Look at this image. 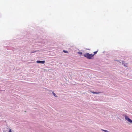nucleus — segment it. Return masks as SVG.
Wrapping results in <instances>:
<instances>
[{"mask_svg": "<svg viewBox=\"0 0 132 132\" xmlns=\"http://www.w3.org/2000/svg\"><path fill=\"white\" fill-rule=\"evenodd\" d=\"M92 55V54L88 53H86L84 54L83 56L87 59H92L93 58Z\"/></svg>", "mask_w": 132, "mask_h": 132, "instance_id": "nucleus-1", "label": "nucleus"}, {"mask_svg": "<svg viewBox=\"0 0 132 132\" xmlns=\"http://www.w3.org/2000/svg\"><path fill=\"white\" fill-rule=\"evenodd\" d=\"M123 116L125 117V119L129 122L132 123V120L128 116L126 115H123Z\"/></svg>", "mask_w": 132, "mask_h": 132, "instance_id": "nucleus-2", "label": "nucleus"}, {"mask_svg": "<svg viewBox=\"0 0 132 132\" xmlns=\"http://www.w3.org/2000/svg\"><path fill=\"white\" fill-rule=\"evenodd\" d=\"M45 61L44 60L40 61L37 60L36 61V62L37 63L44 64L45 63Z\"/></svg>", "mask_w": 132, "mask_h": 132, "instance_id": "nucleus-3", "label": "nucleus"}, {"mask_svg": "<svg viewBox=\"0 0 132 132\" xmlns=\"http://www.w3.org/2000/svg\"><path fill=\"white\" fill-rule=\"evenodd\" d=\"M122 65L125 67H127L128 65V64L127 63H125V62L123 61H122Z\"/></svg>", "mask_w": 132, "mask_h": 132, "instance_id": "nucleus-4", "label": "nucleus"}, {"mask_svg": "<svg viewBox=\"0 0 132 132\" xmlns=\"http://www.w3.org/2000/svg\"><path fill=\"white\" fill-rule=\"evenodd\" d=\"M98 52V50L94 52V54H92V55H92L93 56V57H94V56Z\"/></svg>", "mask_w": 132, "mask_h": 132, "instance_id": "nucleus-5", "label": "nucleus"}, {"mask_svg": "<svg viewBox=\"0 0 132 132\" xmlns=\"http://www.w3.org/2000/svg\"><path fill=\"white\" fill-rule=\"evenodd\" d=\"M52 94H53V96H55V97H57V95H56V94L55 93L53 92H52Z\"/></svg>", "mask_w": 132, "mask_h": 132, "instance_id": "nucleus-6", "label": "nucleus"}, {"mask_svg": "<svg viewBox=\"0 0 132 132\" xmlns=\"http://www.w3.org/2000/svg\"><path fill=\"white\" fill-rule=\"evenodd\" d=\"M78 53L79 55L80 56H82L83 54L82 53V52H79Z\"/></svg>", "mask_w": 132, "mask_h": 132, "instance_id": "nucleus-7", "label": "nucleus"}, {"mask_svg": "<svg viewBox=\"0 0 132 132\" xmlns=\"http://www.w3.org/2000/svg\"><path fill=\"white\" fill-rule=\"evenodd\" d=\"M63 52L65 53H68V52L66 50H63Z\"/></svg>", "mask_w": 132, "mask_h": 132, "instance_id": "nucleus-8", "label": "nucleus"}, {"mask_svg": "<svg viewBox=\"0 0 132 132\" xmlns=\"http://www.w3.org/2000/svg\"><path fill=\"white\" fill-rule=\"evenodd\" d=\"M102 130L105 132H110L106 130H104L103 129H102Z\"/></svg>", "mask_w": 132, "mask_h": 132, "instance_id": "nucleus-9", "label": "nucleus"}, {"mask_svg": "<svg viewBox=\"0 0 132 132\" xmlns=\"http://www.w3.org/2000/svg\"><path fill=\"white\" fill-rule=\"evenodd\" d=\"M100 93L99 92H95V94H98L99 93Z\"/></svg>", "mask_w": 132, "mask_h": 132, "instance_id": "nucleus-10", "label": "nucleus"}, {"mask_svg": "<svg viewBox=\"0 0 132 132\" xmlns=\"http://www.w3.org/2000/svg\"><path fill=\"white\" fill-rule=\"evenodd\" d=\"M36 52V51H32L31 52V53H34L35 52Z\"/></svg>", "mask_w": 132, "mask_h": 132, "instance_id": "nucleus-11", "label": "nucleus"}, {"mask_svg": "<svg viewBox=\"0 0 132 132\" xmlns=\"http://www.w3.org/2000/svg\"><path fill=\"white\" fill-rule=\"evenodd\" d=\"M9 132H12V130L11 129H9Z\"/></svg>", "mask_w": 132, "mask_h": 132, "instance_id": "nucleus-12", "label": "nucleus"}, {"mask_svg": "<svg viewBox=\"0 0 132 132\" xmlns=\"http://www.w3.org/2000/svg\"><path fill=\"white\" fill-rule=\"evenodd\" d=\"M91 92L94 94H95V92L94 91H92Z\"/></svg>", "mask_w": 132, "mask_h": 132, "instance_id": "nucleus-13", "label": "nucleus"}]
</instances>
